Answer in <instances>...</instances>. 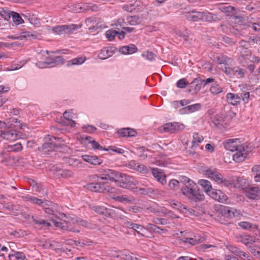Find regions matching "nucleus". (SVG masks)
Here are the masks:
<instances>
[{
	"mask_svg": "<svg viewBox=\"0 0 260 260\" xmlns=\"http://www.w3.org/2000/svg\"><path fill=\"white\" fill-rule=\"evenodd\" d=\"M179 179L180 184H183V186L181 187V192L191 202H201L204 200V194L197 188V185L192 180L184 176L179 177Z\"/></svg>",
	"mask_w": 260,
	"mask_h": 260,
	"instance_id": "f257e3e1",
	"label": "nucleus"
},
{
	"mask_svg": "<svg viewBox=\"0 0 260 260\" xmlns=\"http://www.w3.org/2000/svg\"><path fill=\"white\" fill-rule=\"evenodd\" d=\"M240 142L237 139L236 140L229 139L223 143V146L227 150L234 152L236 151L233 154V159L236 162H241L244 160L246 155L251 152L253 147L250 144L247 143L241 145L239 144Z\"/></svg>",
	"mask_w": 260,
	"mask_h": 260,
	"instance_id": "f03ea898",
	"label": "nucleus"
},
{
	"mask_svg": "<svg viewBox=\"0 0 260 260\" xmlns=\"http://www.w3.org/2000/svg\"><path fill=\"white\" fill-rule=\"evenodd\" d=\"M115 183L120 187L131 190L134 189L138 184L134 177L122 173H119Z\"/></svg>",
	"mask_w": 260,
	"mask_h": 260,
	"instance_id": "7ed1b4c3",
	"label": "nucleus"
},
{
	"mask_svg": "<svg viewBox=\"0 0 260 260\" xmlns=\"http://www.w3.org/2000/svg\"><path fill=\"white\" fill-rule=\"evenodd\" d=\"M11 126L9 122L0 121V137L9 141L16 140L18 137L17 131L14 129H7Z\"/></svg>",
	"mask_w": 260,
	"mask_h": 260,
	"instance_id": "20e7f679",
	"label": "nucleus"
},
{
	"mask_svg": "<svg viewBox=\"0 0 260 260\" xmlns=\"http://www.w3.org/2000/svg\"><path fill=\"white\" fill-rule=\"evenodd\" d=\"M61 138L55 137H50L48 135L44 138V143L41 147H39V150L47 153L54 150L60 146V144L56 143V141H59Z\"/></svg>",
	"mask_w": 260,
	"mask_h": 260,
	"instance_id": "39448f33",
	"label": "nucleus"
},
{
	"mask_svg": "<svg viewBox=\"0 0 260 260\" xmlns=\"http://www.w3.org/2000/svg\"><path fill=\"white\" fill-rule=\"evenodd\" d=\"M224 72L230 78L236 77L238 79H242L244 77L247 71L239 66L231 67L225 66Z\"/></svg>",
	"mask_w": 260,
	"mask_h": 260,
	"instance_id": "423d86ee",
	"label": "nucleus"
},
{
	"mask_svg": "<svg viewBox=\"0 0 260 260\" xmlns=\"http://www.w3.org/2000/svg\"><path fill=\"white\" fill-rule=\"evenodd\" d=\"M81 24L79 25L76 24L58 25L53 27L52 30L58 35L68 34L73 32L79 28H81Z\"/></svg>",
	"mask_w": 260,
	"mask_h": 260,
	"instance_id": "0eeeda50",
	"label": "nucleus"
},
{
	"mask_svg": "<svg viewBox=\"0 0 260 260\" xmlns=\"http://www.w3.org/2000/svg\"><path fill=\"white\" fill-rule=\"evenodd\" d=\"M184 124L179 122L167 123L159 128L160 131L174 133L176 131H181L184 128Z\"/></svg>",
	"mask_w": 260,
	"mask_h": 260,
	"instance_id": "6e6552de",
	"label": "nucleus"
},
{
	"mask_svg": "<svg viewBox=\"0 0 260 260\" xmlns=\"http://www.w3.org/2000/svg\"><path fill=\"white\" fill-rule=\"evenodd\" d=\"M96 177V183H90L84 185V188L91 190V191L104 192V182H102V180L97 175H95L94 177Z\"/></svg>",
	"mask_w": 260,
	"mask_h": 260,
	"instance_id": "1a4fd4ad",
	"label": "nucleus"
},
{
	"mask_svg": "<svg viewBox=\"0 0 260 260\" xmlns=\"http://www.w3.org/2000/svg\"><path fill=\"white\" fill-rule=\"evenodd\" d=\"M218 211L222 216L230 218L235 217L239 214L236 209L225 206H221Z\"/></svg>",
	"mask_w": 260,
	"mask_h": 260,
	"instance_id": "9d476101",
	"label": "nucleus"
},
{
	"mask_svg": "<svg viewBox=\"0 0 260 260\" xmlns=\"http://www.w3.org/2000/svg\"><path fill=\"white\" fill-rule=\"evenodd\" d=\"M211 198L220 202H223L228 200V197L220 190L212 188L208 194Z\"/></svg>",
	"mask_w": 260,
	"mask_h": 260,
	"instance_id": "9b49d317",
	"label": "nucleus"
},
{
	"mask_svg": "<svg viewBox=\"0 0 260 260\" xmlns=\"http://www.w3.org/2000/svg\"><path fill=\"white\" fill-rule=\"evenodd\" d=\"M102 175L104 176L101 177L100 179L103 180H110V181L116 182L119 172H117L111 169H104L102 171Z\"/></svg>",
	"mask_w": 260,
	"mask_h": 260,
	"instance_id": "f8f14e48",
	"label": "nucleus"
},
{
	"mask_svg": "<svg viewBox=\"0 0 260 260\" xmlns=\"http://www.w3.org/2000/svg\"><path fill=\"white\" fill-rule=\"evenodd\" d=\"M143 7L141 2L137 0L130 1L122 6V9L127 12H132L135 10H140Z\"/></svg>",
	"mask_w": 260,
	"mask_h": 260,
	"instance_id": "ddd939ff",
	"label": "nucleus"
},
{
	"mask_svg": "<svg viewBox=\"0 0 260 260\" xmlns=\"http://www.w3.org/2000/svg\"><path fill=\"white\" fill-rule=\"evenodd\" d=\"M91 209L96 213L106 217H111L113 212V210L103 206H93L91 207Z\"/></svg>",
	"mask_w": 260,
	"mask_h": 260,
	"instance_id": "4468645a",
	"label": "nucleus"
},
{
	"mask_svg": "<svg viewBox=\"0 0 260 260\" xmlns=\"http://www.w3.org/2000/svg\"><path fill=\"white\" fill-rule=\"evenodd\" d=\"M116 50V48L113 46L104 47L101 50L98 57L101 59H107L112 56Z\"/></svg>",
	"mask_w": 260,
	"mask_h": 260,
	"instance_id": "2eb2a0df",
	"label": "nucleus"
},
{
	"mask_svg": "<svg viewBox=\"0 0 260 260\" xmlns=\"http://www.w3.org/2000/svg\"><path fill=\"white\" fill-rule=\"evenodd\" d=\"M202 20L209 22L218 21L221 20L222 17L217 14H213L208 12H203Z\"/></svg>",
	"mask_w": 260,
	"mask_h": 260,
	"instance_id": "dca6fc26",
	"label": "nucleus"
},
{
	"mask_svg": "<svg viewBox=\"0 0 260 260\" xmlns=\"http://www.w3.org/2000/svg\"><path fill=\"white\" fill-rule=\"evenodd\" d=\"M189 84L190 86L187 90L188 92H192L194 93L199 92L202 86L201 78H197L194 79Z\"/></svg>",
	"mask_w": 260,
	"mask_h": 260,
	"instance_id": "f3484780",
	"label": "nucleus"
},
{
	"mask_svg": "<svg viewBox=\"0 0 260 260\" xmlns=\"http://www.w3.org/2000/svg\"><path fill=\"white\" fill-rule=\"evenodd\" d=\"M82 159L94 166L100 165L103 162V160L95 155H82Z\"/></svg>",
	"mask_w": 260,
	"mask_h": 260,
	"instance_id": "a211bd4d",
	"label": "nucleus"
},
{
	"mask_svg": "<svg viewBox=\"0 0 260 260\" xmlns=\"http://www.w3.org/2000/svg\"><path fill=\"white\" fill-rule=\"evenodd\" d=\"M246 194L250 199L258 200L260 199V189L257 187H250L247 190Z\"/></svg>",
	"mask_w": 260,
	"mask_h": 260,
	"instance_id": "6ab92c4d",
	"label": "nucleus"
},
{
	"mask_svg": "<svg viewBox=\"0 0 260 260\" xmlns=\"http://www.w3.org/2000/svg\"><path fill=\"white\" fill-rule=\"evenodd\" d=\"M152 173L154 178L162 185L167 183L166 176L161 172V170L153 168L152 169Z\"/></svg>",
	"mask_w": 260,
	"mask_h": 260,
	"instance_id": "aec40b11",
	"label": "nucleus"
},
{
	"mask_svg": "<svg viewBox=\"0 0 260 260\" xmlns=\"http://www.w3.org/2000/svg\"><path fill=\"white\" fill-rule=\"evenodd\" d=\"M138 48L134 44H131L127 46H124L119 48V52L123 54H131L136 52Z\"/></svg>",
	"mask_w": 260,
	"mask_h": 260,
	"instance_id": "412c9836",
	"label": "nucleus"
},
{
	"mask_svg": "<svg viewBox=\"0 0 260 260\" xmlns=\"http://www.w3.org/2000/svg\"><path fill=\"white\" fill-rule=\"evenodd\" d=\"M226 99L227 102L233 105H237L240 103L239 94H235L231 92L228 93L226 95Z\"/></svg>",
	"mask_w": 260,
	"mask_h": 260,
	"instance_id": "4be33fe9",
	"label": "nucleus"
},
{
	"mask_svg": "<svg viewBox=\"0 0 260 260\" xmlns=\"http://www.w3.org/2000/svg\"><path fill=\"white\" fill-rule=\"evenodd\" d=\"M134 189H135V191L139 192L142 194L149 196L155 194L157 190L151 187H138L136 186Z\"/></svg>",
	"mask_w": 260,
	"mask_h": 260,
	"instance_id": "5701e85b",
	"label": "nucleus"
},
{
	"mask_svg": "<svg viewBox=\"0 0 260 260\" xmlns=\"http://www.w3.org/2000/svg\"><path fill=\"white\" fill-rule=\"evenodd\" d=\"M27 201H30L31 203L41 206L42 207H44V206H49L50 204H51V202L48 201L47 200L42 201L41 199H38L35 197H26Z\"/></svg>",
	"mask_w": 260,
	"mask_h": 260,
	"instance_id": "b1692460",
	"label": "nucleus"
},
{
	"mask_svg": "<svg viewBox=\"0 0 260 260\" xmlns=\"http://www.w3.org/2000/svg\"><path fill=\"white\" fill-rule=\"evenodd\" d=\"M186 18L190 21H198L202 20V13L201 12L191 11L188 12L186 15Z\"/></svg>",
	"mask_w": 260,
	"mask_h": 260,
	"instance_id": "393cba45",
	"label": "nucleus"
},
{
	"mask_svg": "<svg viewBox=\"0 0 260 260\" xmlns=\"http://www.w3.org/2000/svg\"><path fill=\"white\" fill-rule=\"evenodd\" d=\"M112 198L117 202L125 203H131L135 201L134 197L126 195L117 196L112 197Z\"/></svg>",
	"mask_w": 260,
	"mask_h": 260,
	"instance_id": "a878e982",
	"label": "nucleus"
},
{
	"mask_svg": "<svg viewBox=\"0 0 260 260\" xmlns=\"http://www.w3.org/2000/svg\"><path fill=\"white\" fill-rule=\"evenodd\" d=\"M198 183L202 187V189L207 194L210 191V189L213 188L210 181L205 179L199 180Z\"/></svg>",
	"mask_w": 260,
	"mask_h": 260,
	"instance_id": "bb28decb",
	"label": "nucleus"
},
{
	"mask_svg": "<svg viewBox=\"0 0 260 260\" xmlns=\"http://www.w3.org/2000/svg\"><path fill=\"white\" fill-rule=\"evenodd\" d=\"M227 248L232 253H234L238 256L248 257V255L246 253L241 251L239 248L236 246L233 245H229L227 247Z\"/></svg>",
	"mask_w": 260,
	"mask_h": 260,
	"instance_id": "cd10ccee",
	"label": "nucleus"
},
{
	"mask_svg": "<svg viewBox=\"0 0 260 260\" xmlns=\"http://www.w3.org/2000/svg\"><path fill=\"white\" fill-rule=\"evenodd\" d=\"M50 221L54 223L55 227L59 228L64 231H69L70 225H69L67 222L56 221V219L53 217H50Z\"/></svg>",
	"mask_w": 260,
	"mask_h": 260,
	"instance_id": "c85d7f7f",
	"label": "nucleus"
},
{
	"mask_svg": "<svg viewBox=\"0 0 260 260\" xmlns=\"http://www.w3.org/2000/svg\"><path fill=\"white\" fill-rule=\"evenodd\" d=\"M73 172L68 170L59 169L56 171V176L58 177L69 178L73 176Z\"/></svg>",
	"mask_w": 260,
	"mask_h": 260,
	"instance_id": "c756f323",
	"label": "nucleus"
},
{
	"mask_svg": "<svg viewBox=\"0 0 260 260\" xmlns=\"http://www.w3.org/2000/svg\"><path fill=\"white\" fill-rule=\"evenodd\" d=\"M132 164L133 165H131L134 167L135 170L140 172V173H147L149 171L148 168L143 164H140L135 162H133Z\"/></svg>",
	"mask_w": 260,
	"mask_h": 260,
	"instance_id": "7c9ffc66",
	"label": "nucleus"
},
{
	"mask_svg": "<svg viewBox=\"0 0 260 260\" xmlns=\"http://www.w3.org/2000/svg\"><path fill=\"white\" fill-rule=\"evenodd\" d=\"M148 228L150 229V230L152 231L153 232L158 234H165L168 232V230L166 229H162L157 225H155L153 224H148Z\"/></svg>",
	"mask_w": 260,
	"mask_h": 260,
	"instance_id": "2f4dec72",
	"label": "nucleus"
},
{
	"mask_svg": "<svg viewBox=\"0 0 260 260\" xmlns=\"http://www.w3.org/2000/svg\"><path fill=\"white\" fill-rule=\"evenodd\" d=\"M127 23L131 25H136L140 24L142 19L138 15L128 17L127 19Z\"/></svg>",
	"mask_w": 260,
	"mask_h": 260,
	"instance_id": "473e14b6",
	"label": "nucleus"
},
{
	"mask_svg": "<svg viewBox=\"0 0 260 260\" xmlns=\"http://www.w3.org/2000/svg\"><path fill=\"white\" fill-rule=\"evenodd\" d=\"M219 173L216 169H208L204 171V174L214 181L216 179V176L219 175Z\"/></svg>",
	"mask_w": 260,
	"mask_h": 260,
	"instance_id": "72a5a7b5",
	"label": "nucleus"
},
{
	"mask_svg": "<svg viewBox=\"0 0 260 260\" xmlns=\"http://www.w3.org/2000/svg\"><path fill=\"white\" fill-rule=\"evenodd\" d=\"M63 160L64 162L69 164L70 166L74 167H78L81 163L79 159L74 157H64Z\"/></svg>",
	"mask_w": 260,
	"mask_h": 260,
	"instance_id": "f704fd0d",
	"label": "nucleus"
},
{
	"mask_svg": "<svg viewBox=\"0 0 260 260\" xmlns=\"http://www.w3.org/2000/svg\"><path fill=\"white\" fill-rule=\"evenodd\" d=\"M216 177H216L215 181L218 184H222L226 187H229L231 185V182L230 180L224 179L220 173H219V175Z\"/></svg>",
	"mask_w": 260,
	"mask_h": 260,
	"instance_id": "c9c22d12",
	"label": "nucleus"
},
{
	"mask_svg": "<svg viewBox=\"0 0 260 260\" xmlns=\"http://www.w3.org/2000/svg\"><path fill=\"white\" fill-rule=\"evenodd\" d=\"M248 249L254 256L260 259V248L259 247L253 244L249 245Z\"/></svg>",
	"mask_w": 260,
	"mask_h": 260,
	"instance_id": "e433bc0d",
	"label": "nucleus"
},
{
	"mask_svg": "<svg viewBox=\"0 0 260 260\" xmlns=\"http://www.w3.org/2000/svg\"><path fill=\"white\" fill-rule=\"evenodd\" d=\"M201 108V105L200 104H196L192 105L186 106L182 108L181 111H187L188 113L198 111Z\"/></svg>",
	"mask_w": 260,
	"mask_h": 260,
	"instance_id": "4c0bfd02",
	"label": "nucleus"
},
{
	"mask_svg": "<svg viewBox=\"0 0 260 260\" xmlns=\"http://www.w3.org/2000/svg\"><path fill=\"white\" fill-rule=\"evenodd\" d=\"M23 35H21L19 37H14L13 36H9L8 37V38H10V39H13V40H15V39L22 40L23 39L27 38L28 37H32L35 39L37 37L36 35L32 34V33H31L30 32H29V31L24 32H23Z\"/></svg>",
	"mask_w": 260,
	"mask_h": 260,
	"instance_id": "58836bf2",
	"label": "nucleus"
},
{
	"mask_svg": "<svg viewBox=\"0 0 260 260\" xmlns=\"http://www.w3.org/2000/svg\"><path fill=\"white\" fill-rule=\"evenodd\" d=\"M169 187L171 190L177 191L181 189L180 182L176 179H171L169 182Z\"/></svg>",
	"mask_w": 260,
	"mask_h": 260,
	"instance_id": "ea45409f",
	"label": "nucleus"
},
{
	"mask_svg": "<svg viewBox=\"0 0 260 260\" xmlns=\"http://www.w3.org/2000/svg\"><path fill=\"white\" fill-rule=\"evenodd\" d=\"M240 241L244 244L248 248L249 245H252V238L248 235H240Z\"/></svg>",
	"mask_w": 260,
	"mask_h": 260,
	"instance_id": "a19ab883",
	"label": "nucleus"
},
{
	"mask_svg": "<svg viewBox=\"0 0 260 260\" xmlns=\"http://www.w3.org/2000/svg\"><path fill=\"white\" fill-rule=\"evenodd\" d=\"M86 60V57H79L75 58L68 62L67 66L78 65L83 63Z\"/></svg>",
	"mask_w": 260,
	"mask_h": 260,
	"instance_id": "79ce46f5",
	"label": "nucleus"
},
{
	"mask_svg": "<svg viewBox=\"0 0 260 260\" xmlns=\"http://www.w3.org/2000/svg\"><path fill=\"white\" fill-rule=\"evenodd\" d=\"M11 17L13 21L17 25L21 24L23 22V20L20 16V14L15 12H11Z\"/></svg>",
	"mask_w": 260,
	"mask_h": 260,
	"instance_id": "37998d69",
	"label": "nucleus"
},
{
	"mask_svg": "<svg viewBox=\"0 0 260 260\" xmlns=\"http://www.w3.org/2000/svg\"><path fill=\"white\" fill-rule=\"evenodd\" d=\"M31 219L32 220L33 222L39 225H43L44 227L48 228L51 226L49 222H47L44 219H37L35 218L34 216L31 217Z\"/></svg>",
	"mask_w": 260,
	"mask_h": 260,
	"instance_id": "c03bdc74",
	"label": "nucleus"
},
{
	"mask_svg": "<svg viewBox=\"0 0 260 260\" xmlns=\"http://www.w3.org/2000/svg\"><path fill=\"white\" fill-rule=\"evenodd\" d=\"M133 230H135L137 233L143 236H145L147 232V229L145 227L137 223L135 224Z\"/></svg>",
	"mask_w": 260,
	"mask_h": 260,
	"instance_id": "a18cd8bd",
	"label": "nucleus"
},
{
	"mask_svg": "<svg viewBox=\"0 0 260 260\" xmlns=\"http://www.w3.org/2000/svg\"><path fill=\"white\" fill-rule=\"evenodd\" d=\"M74 242L76 246L79 245L80 246H90L93 243V242L92 241L88 240L87 239H82L78 241L74 240Z\"/></svg>",
	"mask_w": 260,
	"mask_h": 260,
	"instance_id": "49530a36",
	"label": "nucleus"
},
{
	"mask_svg": "<svg viewBox=\"0 0 260 260\" xmlns=\"http://www.w3.org/2000/svg\"><path fill=\"white\" fill-rule=\"evenodd\" d=\"M212 121L216 127H219L220 125H222L223 119L222 115L217 114L213 118Z\"/></svg>",
	"mask_w": 260,
	"mask_h": 260,
	"instance_id": "de8ad7c7",
	"label": "nucleus"
},
{
	"mask_svg": "<svg viewBox=\"0 0 260 260\" xmlns=\"http://www.w3.org/2000/svg\"><path fill=\"white\" fill-rule=\"evenodd\" d=\"M210 90L212 93L217 94L222 91V88L216 83H214L212 85Z\"/></svg>",
	"mask_w": 260,
	"mask_h": 260,
	"instance_id": "09e8293b",
	"label": "nucleus"
},
{
	"mask_svg": "<svg viewBox=\"0 0 260 260\" xmlns=\"http://www.w3.org/2000/svg\"><path fill=\"white\" fill-rule=\"evenodd\" d=\"M138 150V154L139 156L142 159H145L147 157V151H148V149H146L144 147H140L137 149Z\"/></svg>",
	"mask_w": 260,
	"mask_h": 260,
	"instance_id": "8fccbe9b",
	"label": "nucleus"
},
{
	"mask_svg": "<svg viewBox=\"0 0 260 260\" xmlns=\"http://www.w3.org/2000/svg\"><path fill=\"white\" fill-rule=\"evenodd\" d=\"M104 192H109L110 193H118L119 191V189L114 187H111L106 183H104Z\"/></svg>",
	"mask_w": 260,
	"mask_h": 260,
	"instance_id": "3c124183",
	"label": "nucleus"
},
{
	"mask_svg": "<svg viewBox=\"0 0 260 260\" xmlns=\"http://www.w3.org/2000/svg\"><path fill=\"white\" fill-rule=\"evenodd\" d=\"M56 219V221L58 219L61 220L64 222H69L70 219H69L68 217L66 216V215L63 213H58L56 211V214L54 217Z\"/></svg>",
	"mask_w": 260,
	"mask_h": 260,
	"instance_id": "603ef678",
	"label": "nucleus"
},
{
	"mask_svg": "<svg viewBox=\"0 0 260 260\" xmlns=\"http://www.w3.org/2000/svg\"><path fill=\"white\" fill-rule=\"evenodd\" d=\"M71 220L73 223H77L83 226L87 227L89 225L87 221L79 218H71Z\"/></svg>",
	"mask_w": 260,
	"mask_h": 260,
	"instance_id": "864d4df0",
	"label": "nucleus"
},
{
	"mask_svg": "<svg viewBox=\"0 0 260 260\" xmlns=\"http://www.w3.org/2000/svg\"><path fill=\"white\" fill-rule=\"evenodd\" d=\"M117 35V31L113 29H109L106 32V37L110 41L113 40Z\"/></svg>",
	"mask_w": 260,
	"mask_h": 260,
	"instance_id": "5fc2aeb1",
	"label": "nucleus"
},
{
	"mask_svg": "<svg viewBox=\"0 0 260 260\" xmlns=\"http://www.w3.org/2000/svg\"><path fill=\"white\" fill-rule=\"evenodd\" d=\"M10 235L13 236L16 238L23 237L26 235V233L25 231L22 230H19L18 231H14L10 233Z\"/></svg>",
	"mask_w": 260,
	"mask_h": 260,
	"instance_id": "6e6d98bb",
	"label": "nucleus"
},
{
	"mask_svg": "<svg viewBox=\"0 0 260 260\" xmlns=\"http://www.w3.org/2000/svg\"><path fill=\"white\" fill-rule=\"evenodd\" d=\"M189 84V83L185 78L180 79L176 83L177 87L180 88H184Z\"/></svg>",
	"mask_w": 260,
	"mask_h": 260,
	"instance_id": "4d7b16f0",
	"label": "nucleus"
},
{
	"mask_svg": "<svg viewBox=\"0 0 260 260\" xmlns=\"http://www.w3.org/2000/svg\"><path fill=\"white\" fill-rule=\"evenodd\" d=\"M193 140L192 141V147L196 146V143H201L203 140V137L200 136L198 133H194L193 136Z\"/></svg>",
	"mask_w": 260,
	"mask_h": 260,
	"instance_id": "13d9d810",
	"label": "nucleus"
},
{
	"mask_svg": "<svg viewBox=\"0 0 260 260\" xmlns=\"http://www.w3.org/2000/svg\"><path fill=\"white\" fill-rule=\"evenodd\" d=\"M126 24V23L123 19L119 18L116 21L114 25H115L116 29L120 30L121 28L122 29V27H124V26Z\"/></svg>",
	"mask_w": 260,
	"mask_h": 260,
	"instance_id": "bf43d9fd",
	"label": "nucleus"
},
{
	"mask_svg": "<svg viewBox=\"0 0 260 260\" xmlns=\"http://www.w3.org/2000/svg\"><path fill=\"white\" fill-rule=\"evenodd\" d=\"M112 150L113 152H116L118 154H123L124 150L121 148H118L115 146H109L108 148L105 149V151Z\"/></svg>",
	"mask_w": 260,
	"mask_h": 260,
	"instance_id": "052dcab7",
	"label": "nucleus"
},
{
	"mask_svg": "<svg viewBox=\"0 0 260 260\" xmlns=\"http://www.w3.org/2000/svg\"><path fill=\"white\" fill-rule=\"evenodd\" d=\"M143 57H145L146 59L149 61H152L155 59L156 57V55L153 53L152 52L147 51L146 52V54L144 53L142 54Z\"/></svg>",
	"mask_w": 260,
	"mask_h": 260,
	"instance_id": "680f3d73",
	"label": "nucleus"
},
{
	"mask_svg": "<svg viewBox=\"0 0 260 260\" xmlns=\"http://www.w3.org/2000/svg\"><path fill=\"white\" fill-rule=\"evenodd\" d=\"M45 206H44V207H43V208L45 213H46L48 214H49V215H50V216L49 217V220H50V217H54V216L56 214V211H54L50 208L46 207Z\"/></svg>",
	"mask_w": 260,
	"mask_h": 260,
	"instance_id": "e2e57ef3",
	"label": "nucleus"
},
{
	"mask_svg": "<svg viewBox=\"0 0 260 260\" xmlns=\"http://www.w3.org/2000/svg\"><path fill=\"white\" fill-rule=\"evenodd\" d=\"M221 11H222L223 12H224L225 13L228 14V15L232 14V13L235 11V8L233 7H232L231 6H224V7L221 8Z\"/></svg>",
	"mask_w": 260,
	"mask_h": 260,
	"instance_id": "0e129e2a",
	"label": "nucleus"
},
{
	"mask_svg": "<svg viewBox=\"0 0 260 260\" xmlns=\"http://www.w3.org/2000/svg\"><path fill=\"white\" fill-rule=\"evenodd\" d=\"M84 131L88 133H94L96 131V128L91 125H87L83 127Z\"/></svg>",
	"mask_w": 260,
	"mask_h": 260,
	"instance_id": "69168bd1",
	"label": "nucleus"
},
{
	"mask_svg": "<svg viewBox=\"0 0 260 260\" xmlns=\"http://www.w3.org/2000/svg\"><path fill=\"white\" fill-rule=\"evenodd\" d=\"M231 59L225 56H221L217 58V62L218 64H224L227 66L228 61Z\"/></svg>",
	"mask_w": 260,
	"mask_h": 260,
	"instance_id": "338daca9",
	"label": "nucleus"
},
{
	"mask_svg": "<svg viewBox=\"0 0 260 260\" xmlns=\"http://www.w3.org/2000/svg\"><path fill=\"white\" fill-rule=\"evenodd\" d=\"M248 27H251L255 31H260V21L255 23H251L248 25Z\"/></svg>",
	"mask_w": 260,
	"mask_h": 260,
	"instance_id": "774afa93",
	"label": "nucleus"
}]
</instances>
